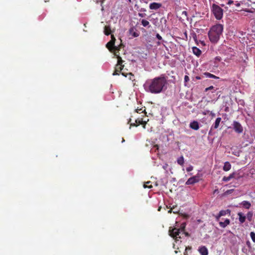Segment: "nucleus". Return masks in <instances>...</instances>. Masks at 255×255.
Wrapping results in <instances>:
<instances>
[{"label": "nucleus", "instance_id": "1", "mask_svg": "<svg viewBox=\"0 0 255 255\" xmlns=\"http://www.w3.org/2000/svg\"><path fill=\"white\" fill-rule=\"evenodd\" d=\"M167 80L164 76L155 77L148 80L144 85V88L148 92L152 94H159L166 89Z\"/></svg>", "mask_w": 255, "mask_h": 255}, {"label": "nucleus", "instance_id": "2", "mask_svg": "<svg viewBox=\"0 0 255 255\" xmlns=\"http://www.w3.org/2000/svg\"><path fill=\"white\" fill-rule=\"evenodd\" d=\"M223 29V25L221 24H216L211 28L208 33V36L212 43H216L219 41Z\"/></svg>", "mask_w": 255, "mask_h": 255}, {"label": "nucleus", "instance_id": "3", "mask_svg": "<svg viewBox=\"0 0 255 255\" xmlns=\"http://www.w3.org/2000/svg\"><path fill=\"white\" fill-rule=\"evenodd\" d=\"M211 10L217 19L220 20L222 18L223 16V9L219 5L213 3L211 7Z\"/></svg>", "mask_w": 255, "mask_h": 255}, {"label": "nucleus", "instance_id": "4", "mask_svg": "<svg viewBox=\"0 0 255 255\" xmlns=\"http://www.w3.org/2000/svg\"><path fill=\"white\" fill-rule=\"evenodd\" d=\"M169 234L171 237L175 240L178 238H182L181 235H180L181 234L180 229H178L176 228H172V227H170L169 229Z\"/></svg>", "mask_w": 255, "mask_h": 255}, {"label": "nucleus", "instance_id": "5", "mask_svg": "<svg viewBox=\"0 0 255 255\" xmlns=\"http://www.w3.org/2000/svg\"><path fill=\"white\" fill-rule=\"evenodd\" d=\"M233 127L234 130L238 133H241L243 131V127L241 124L237 121H235L233 122Z\"/></svg>", "mask_w": 255, "mask_h": 255}, {"label": "nucleus", "instance_id": "6", "mask_svg": "<svg viewBox=\"0 0 255 255\" xmlns=\"http://www.w3.org/2000/svg\"><path fill=\"white\" fill-rule=\"evenodd\" d=\"M106 47L111 52H113L115 54V51H119L120 49L118 47L115 45V43H113V41H109L106 44Z\"/></svg>", "mask_w": 255, "mask_h": 255}, {"label": "nucleus", "instance_id": "7", "mask_svg": "<svg viewBox=\"0 0 255 255\" xmlns=\"http://www.w3.org/2000/svg\"><path fill=\"white\" fill-rule=\"evenodd\" d=\"M162 6V4L160 3H157V2H152V3H151L150 4H149V8L150 9H154V10H156V9H158V8H160Z\"/></svg>", "mask_w": 255, "mask_h": 255}, {"label": "nucleus", "instance_id": "8", "mask_svg": "<svg viewBox=\"0 0 255 255\" xmlns=\"http://www.w3.org/2000/svg\"><path fill=\"white\" fill-rule=\"evenodd\" d=\"M199 181L198 179L196 176H193L189 178L186 182L187 185L194 184L195 183L198 182Z\"/></svg>", "mask_w": 255, "mask_h": 255}, {"label": "nucleus", "instance_id": "9", "mask_svg": "<svg viewBox=\"0 0 255 255\" xmlns=\"http://www.w3.org/2000/svg\"><path fill=\"white\" fill-rule=\"evenodd\" d=\"M189 127L194 130H197L199 128V123L197 121H194L190 123Z\"/></svg>", "mask_w": 255, "mask_h": 255}, {"label": "nucleus", "instance_id": "10", "mask_svg": "<svg viewBox=\"0 0 255 255\" xmlns=\"http://www.w3.org/2000/svg\"><path fill=\"white\" fill-rule=\"evenodd\" d=\"M121 73V74L125 77H127L128 75H129L131 76H133V75L131 74V73H125L124 71H120L119 70L115 69V71L113 74V75H119L120 73Z\"/></svg>", "mask_w": 255, "mask_h": 255}, {"label": "nucleus", "instance_id": "11", "mask_svg": "<svg viewBox=\"0 0 255 255\" xmlns=\"http://www.w3.org/2000/svg\"><path fill=\"white\" fill-rule=\"evenodd\" d=\"M198 251L201 255H208V251L205 246H202L198 249Z\"/></svg>", "mask_w": 255, "mask_h": 255}, {"label": "nucleus", "instance_id": "12", "mask_svg": "<svg viewBox=\"0 0 255 255\" xmlns=\"http://www.w3.org/2000/svg\"><path fill=\"white\" fill-rule=\"evenodd\" d=\"M135 123H133V124H130V126H135V127H137L138 126H139V125H145L146 124V123L145 122H143L142 121V119H137L135 120Z\"/></svg>", "mask_w": 255, "mask_h": 255}, {"label": "nucleus", "instance_id": "13", "mask_svg": "<svg viewBox=\"0 0 255 255\" xmlns=\"http://www.w3.org/2000/svg\"><path fill=\"white\" fill-rule=\"evenodd\" d=\"M119 51L115 52L114 55L117 56V58L118 59V63L117 64L119 65H123V63L124 62V61L122 60V58L119 56Z\"/></svg>", "mask_w": 255, "mask_h": 255}, {"label": "nucleus", "instance_id": "14", "mask_svg": "<svg viewBox=\"0 0 255 255\" xmlns=\"http://www.w3.org/2000/svg\"><path fill=\"white\" fill-rule=\"evenodd\" d=\"M221 120H222L221 118H220V117L217 118L215 121V122L212 126L211 128H214V129L218 128H219V125H220V123Z\"/></svg>", "mask_w": 255, "mask_h": 255}, {"label": "nucleus", "instance_id": "15", "mask_svg": "<svg viewBox=\"0 0 255 255\" xmlns=\"http://www.w3.org/2000/svg\"><path fill=\"white\" fill-rule=\"evenodd\" d=\"M230 224V220L229 219H226L224 222H219L220 226L223 228H226Z\"/></svg>", "mask_w": 255, "mask_h": 255}, {"label": "nucleus", "instance_id": "16", "mask_svg": "<svg viewBox=\"0 0 255 255\" xmlns=\"http://www.w3.org/2000/svg\"><path fill=\"white\" fill-rule=\"evenodd\" d=\"M193 53L197 56H199L201 54V51L198 48L196 47H193L192 48Z\"/></svg>", "mask_w": 255, "mask_h": 255}, {"label": "nucleus", "instance_id": "17", "mask_svg": "<svg viewBox=\"0 0 255 255\" xmlns=\"http://www.w3.org/2000/svg\"><path fill=\"white\" fill-rule=\"evenodd\" d=\"M231 168V164L228 161L225 162L223 166V170L225 171L230 170Z\"/></svg>", "mask_w": 255, "mask_h": 255}, {"label": "nucleus", "instance_id": "18", "mask_svg": "<svg viewBox=\"0 0 255 255\" xmlns=\"http://www.w3.org/2000/svg\"><path fill=\"white\" fill-rule=\"evenodd\" d=\"M238 216L239 217V221L241 223H243L245 222L246 220V216L243 215V214L241 212H239L238 214Z\"/></svg>", "mask_w": 255, "mask_h": 255}, {"label": "nucleus", "instance_id": "19", "mask_svg": "<svg viewBox=\"0 0 255 255\" xmlns=\"http://www.w3.org/2000/svg\"><path fill=\"white\" fill-rule=\"evenodd\" d=\"M235 173H233L231 174L228 176H224L223 177V181H225V182L229 181L231 179H232V178L235 177Z\"/></svg>", "mask_w": 255, "mask_h": 255}, {"label": "nucleus", "instance_id": "20", "mask_svg": "<svg viewBox=\"0 0 255 255\" xmlns=\"http://www.w3.org/2000/svg\"><path fill=\"white\" fill-rule=\"evenodd\" d=\"M111 29L109 25H106L104 27V33L106 35H109L111 34Z\"/></svg>", "mask_w": 255, "mask_h": 255}, {"label": "nucleus", "instance_id": "21", "mask_svg": "<svg viewBox=\"0 0 255 255\" xmlns=\"http://www.w3.org/2000/svg\"><path fill=\"white\" fill-rule=\"evenodd\" d=\"M220 214V215L222 217L223 216H225L227 214L230 215L231 211L229 209H227L226 210H221L219 213Z\"/></svg>", "mask_w": 255, "mask_h": 255}, {"label": "nucleus", "instance_id": "22", "mask_svg": "<svg viewBox=\"0 0 255 255\" xmlns=\"http://www.w3.org/2000/svg\"><path fill=\"white\" fill-rule=\"evenodd\" d=\"M242 205L247 209H249L251 206V203L247 201H244L242 203Z\"/></svg>", "mask_w": 255, "mask_h": 255}, {"label": "nucleus", "instance_id": "23", "mask_svg": "<svg viewBox=\"0 0 255 255\" xmlns=\"http://www.w3.org/2000/svg\"><path fill=\"white\" fill-rule=\"evenodd\" d=\"M204 74L206 76V77H208V78H213V79H219V77L212 74H211L209 72H205L204 73Z\"/></svg>", "mask_w": 255, "mask_h": 255}, {"label": "nucleus", "instance_id": "24", "mask_svg": "<svg viewBox=\"0 0 255 255\" xmlns=\"http://www.w3.org/2000/svg\"><path fill=\"white\" fill-rule=\"evenodd\" d=\"M177 162L178 164L183 166L184 163V159L183 156H180L177 159Z\"/></svg>", "mask_w": 255, "mask_h": 255}, {"label": "nucleus", "instance_id": "25", "mask_svg": "<svg viewBox=\"0 0 255 255\" xmlns=\"http://www.w3.org/2000/svg\"><path fill=\"white\" fill-rule=\"evenodd\" d=\"M143 187L144 188H148L149 189L151 188L152 187L151 182L148 181L146 183L143 185Z\"/></svg>", "mask_w": 255, "mask_h": 255}, {"label": "nucleus", "instance_id": "26", "mask_svg": "<svg viewBox=\"0 0 255 255\" xmlns=\"http://www.w3.org/2000/svg\"><path fill=\"white\" fill-rule=\"evenodd\" d=\"M141 24L144 27H146L149 24V22L147 20L144 19L141 20Z\"/></svg>", "mask_w": 255, "mask_h": 255}, {"label": "nucleus", "instance_id": "27", "mask_svg": "<svg viewBox=\"0 0 255 255\" xmlns=\"http://www.w3.org/2000/svg\"><path fill=\"white\" fill-rule=\"evenodd\" d=\"M124 65H119L116 64L115 67V69L119 70L120 71H122L124 69Z\"/></svg>", "mask_w": 255, "mask_h": 255}, {"label": "nucleus", "instance_id": "28", "mask_svg": "<svg viewBox=\"0 0 255 255\" xmlns=\"http://www.w3.org/2000/svg\"><path fill=\"white\" fill-rule=\"evenodd\" d=\"M250 236L252 241L255 243V233L254 232H251Z\"/></svg>", "mask_w": 255, "mask_h": 255}, {"label": "nucleus", "instance_id": "29", "mask_svg": "<svg viewBox=\"0 0 255 255\" xmlns=\"http://www.w3.org/2000/svg\"><path fill=\"white\" fill-rule=\"evenodd\" d=\"M185 225L184 224H182L180 228V232H181V234L185 231Z\"/></svg>", "mask_w": 255, "mask_h": 255}, {"label": "nucleus", "instance_id": "30", "mask_svg": "<svg viewBox=\"0 0 255 255\" xmlns=\"http://www.w3.org/2000/svg\"><path fill=\"white\" fill-rule=\"evenodd\" d=\"M214 87L213 86H211L208 88H206L205 90V91L207 92L209 90H214Z\"/></svg>", "mask_w": 255, "mask_h": 255}, {"label": "nucleus", "instance_id": "31", "mask_svg": "<svg viewBox=\"0 0 255 255\" xmlns=\"http://www.w3.org/2000/svg\"><path fill=\"white\" fill-rule=\"evenodd\" d=\"M208 112L210 113V116H211L212 118L215 117L216 114L214 113H213V112H210L209 111H208Z\"/></svg>", "mask_w": 255, "mask_h": 255}, {"label": "nucleus", "instance_id": "32", "mask_svg": "<svg viewBox=\"0 0 255 255\" xmlns=\"http://www.w3.org/2000/svg\"><path fill=\"white\" fill-rule=\"evenodd\" d=\"M221 216L220 215V214L219 213L218 215H215V219H216V220L217 221H219L220 220V218Z\"/></svg>", "mask_w": 255, "mask_h": 255}, {"label": "nucleus", "instance_id": "33", "mask_svg": "<svg viewBox=\"0 0 255 255\" xmlns=\"http://www.w3.org/2000/svg\"><path fill=\"white\" fill-rule=\"evenodd\" d=\"M116 38L113 35H111V40L110 41H113V43H115Z\"/></svg>", "mask_w": 255, "mask_h": 255}, {"label": "nucleus", "instance_id": "34", "mask_svg": "<svg viewBox=\"0 0 255 255\" xmlns=\"http://www.w3.org/2000/svg\"><path fill=\"white\" fill-rule=\"evenodd\" d=\"M156 37L159 40H162V37L159 35V34L157 33L156 35Z\"/></svg>", "mask_w": 255, "mask_h": 255}, {"label": "nucleus", "instance_id": "35", "mask_svg": "<svg viewBox=\"0 0 255 255\" xmlns=\"http://www.w3.org/2000/svg\"><path fill=\"white\" fill-rule=\"evenodd\" d=\"M189 81V78L188 76L185 75L184 76V81L185 83L188 82Z\"/></svg>", "mask_w": 255, "mask_h": 255}, {"label": "nucleus", "instance_id": "36", "mask_svg": "<svg viewBox=\"0 0 255 255\" xmlns=\"http://www.w3.org/2000/svg\"><path fill=\"white\" fill-rule=\"evenodd\" d=\"M135 112L137 113H142L143 111H142V109H137L135 110Z\"/></svg>", "mask_w": 255, "mask_h": 255}, {"label": "nucleus", "instance_id": "37", "mask_svg": "<svg viewBox=\"0 0 255 255\" xmlns=\"http://www.w3.org/2000/svg\"><path fill=\"white\" fill-rule=\"evenodd\" d=\"M193 170V167L192 166H190V167L187 168L186 170L188 172H190Z\"/></svg>", "mask_w": 255, "mask_h": 255}, {"label": "nucleus", "instance_id": "38", "mask_svg": "<svg viewBox=\"0 0 255 255\" xmlns=\"http://www.w3.org/2000/svg\"><path fill=\"white\" fill-rule=\"evenodd\" d=\"M181 234H182V235L184 234L186 237L190 236V234L187 232H185V231L182 232Z\"/></svg>", "mask_w": 255, "mask_h": 255}, {"label": "nucleus", "instance_id": "39", "mask_svg": "<svg viewBox=\"0 0 255 255\" xmlns=\"http://www.w3.org/2000/svg\"><path fill=\"white\" fill-rule=\"evenodd\" d=\"M132 36L134 37H138L139 36V34L138 33H137V32H134L133 33H132Z\"/></svg>", "mask_w": 255, "mask_h": 255}, {"label": "nucleus", "instance_id": "40", "mask_svg": "<svg viewBox=\"0 0 255 255\" xmlns=\"http://www.w3.org/2000/svg\"><path fill=\"white\" fill-rule=\"evenodd\" d=\"M215 60L220 61L221 60V58L220 57L217 56L215 58Z\"/></svg>", "mask_w": 255, "mask_h": 255}, {"label": "nucleus", "instance_id": "41", "mask_svg": "<svg viewBox=\"0 0 255 255\" xmlns=\"http://www.w3.org/2000/svg\"><path fill=\"white\" fill-rule=\"evenodd\" d=\"M182 15H185L186 16H187V12L186 11H182Z\"/></svg>", "mask_w": 255, "mask_h": 255}, {"label": "nucleus", "instance_id": "42", "mask_svg": "<svg viewBox=\"0 0 255 255\" xmlns=\"http://www.w3.org/2000/svg\"><path fill=\"white\" fill-rule=\"evenodd\" d=\"M167 167H168V164H164L163 166V168L165 170H166L167 168Z\"/></svg>", "mask_w": 255, "mask_h": 255}, {"label": "nucleus", "instance_id": "43", "mask_svg": "<svg viewBox=\"0 0 255 255\" xmlns=\"http://www.w3.org/2000/svg\"><path fill=\"white\" fill-rule=\"evenodd\" d=\"M233 190V189H231V190H227V191L226 192V193L227 194H230V193H231L232 192Z\"/></svg>", "mask_w": 255, "mask_h": 255}, {"label": "nucleus", "instance_id": "44", "mask_svg": "<svg viewBox=\"0 0 255 255\" xmlns=\"http://www.w3.org/2000/svg\"><path fill=\"white\" fill-rule=\"evenodd\" d=\"M233 2H234L233 0H229L228 1V4L229 5H230V4H231L233 3Z\"/></svg>", "mask_w": 255, "mask_h": 255}, {"label": "nucleus", "instance_id": "45", "mask_svg": "<svg viewBox=\"0 0 255 255\" xmlns=\"http://www.w3.org/2000/svg\"><path fill=\"white\" fill-rule=\"evenodd\" d=\"M247 245H248V246L249 247H251V243H250V242L249 241H247Z\"/></svg>", "mask_w": 255, "mask_h": 255}, {"label": "nucleus", "instance_id": "46", "mask_svg": "<svg viewBox=\"0 0 255 255\" xmlns=\"http://www.w3.org/2000/svg\"><path fill=\"white\" fill-rule=\"evenodd\" d=\"M191 247H187L186 248V251L187 250H191Z\"/></svg>", "mask_w": 255, "mask_h": 255}, {"label": "nucleus", "instance_id": "47", "mask_svg": "<svg viewBox=\"0 0 255 255\" xmlns=\"http://www.w3.org/2000/svg\"><path fill=\"white\" fill-rule=\"evenodd\" d=\"M236 5L237 6H240V3L239 2H238V3H237L236 4Z\"/></svg>", "mask_w": 255, "mask_h": 255}, {"label": "nucleus", "instance_id": "48", "mask_svg": "<svg viewBox=\"0 0 255 255\" xmlns=\"http://www.w3.org/2000/svg\"><path fill=\"white\" fill-rule=\"evenodd\" d=\"M161 206H160V207H158V211H160L161 210Z\"/></svg>", "mask_w": 255, "mask_h": 255}, {"label": "nucleus", "instance_id": "49", "mask_svg": "<svg viewBox=\"0 0 255 255\" xmlns=\"http://www.w3.org/2000/svg\"><path fill=\"white\" fill-rule=\"evenodd\" d=\"M157 45H160L161 44V42H159V41H158V42H157Z\"/></svg>", "mask_w": 255, "mask_h": 255}, {"label": "nucleus", "instance_id": "50", "mask_svg": "<svg viewBox=\"0 0 255 255\" xmlns=\"http://www.w3.org/2000/svg\"><path fill=\"white\" fill-rule=\"evenodd\" d=\"M172 209H171L170 210H169L168 211V213H171L172 212Z\"/></svg>", "mask_w": 255, "mask_h": 255}, {"label": "nucleus", "instance_id": "51", "mask_svg": "<svg viewBox=\"0 0 255 255\" xmlns=\"http://www.w3.org/2000/svg\"><path fill=\"white\" fill-rule=\"evenodd\" d=\"M139 16L141 17H143V14L142 13H139Z\"/></svg>", "mask_w": 255, "mask_h": 255}, {"label": "nucleus", "instance_id": "52", "mask_svg": "<svg viewBox=\"0 0 255 255\" xmlns=\"http://www.w3.org/2000/svg\"><path fill=\"white\" fill-rule=\"evenodd\" d=\"M221 6H222V7H224V6H225V5H224V4H221Z\"/></svg>", "mask_w": 255, "mask_h": 255}, {"label": "nucleus", "instance_id": "53", "mask_svg": "<svg viewBox=\"0 0 255 255\" xmlns=\"http://www.w3.org/2000/svg\"><path fill=\"white\" fill-rule=\"evenodd\" d=\"M196 78H197V79H200V78L199 77H196Z\"/></svg>", "mask_w": 255, "mask_h": 255}, {"label": "nucleus", "instance_id": "54", "mask_svg": "<svg viewBox=\"0 0 255 255\" xmlns=\"http://www.w3.org/2000/svg\"><path fill=\"white\" fill-rule=\"evenodd\" d=\"M125 141V140L124 138H123V140H122V142H124Z\"/></svg>", "mask_w": 255, "mask_h": 255}, {"label": "nucleus", "instance_id": "55", "mask_svg": "<svg viewBox=\"0 0 255 255\" xmlns=\"http://www.w3.org/2000/svg\"><path fill=\"white\" fill-rule=\"evenodd\" d=\"M204 115H206V113H204Z\"/></svg>", "mask_w": 255, "mask_h": 255}, {"label": "nucleus", "instance_id": "56", "mask_svg": "<svg viewBox=\"0 0 255 255\" xmlns=\"http://www.w3.org/2000/svg\"><path fill=\"white\" fill-rule=\"evenodd\" d=\"M250 213H248V216H249V215H250Z\"/></svg>", "mask_w": 255, "mask_h": 255}, {"label": "nucleus", "instance_id": "57", "mask_svg": "<svg viewBox=\"0 0 255 255\" xmlns=\"http://www.w3.org/2000/svg\"><path fill=\"white\" fill-rule=\"evenodd\" d=\"M207 113H209L208 112V111L206 112V114H207Z\"/></svg>", "mask_w": 255, "mask_h": 255}, {"label": "nucleus", "instance_id": "58", "mask_svg": "<svg viewBox=\"0 0 255 255\" xmlns=\"http://www.w3.org/2000/svg\"><path fill=\"white\" fill-rule=\"evenodd\" d=\"M128 1H131V0H128Z\"/></svg>", "mask_w": 255, "mask_h": 255}]
</instances>
